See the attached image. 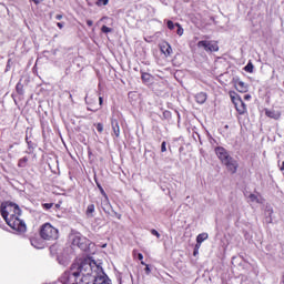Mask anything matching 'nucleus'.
<instances>
[{
	"label": "nucleus",
	"mask_w": 284,
	"mask_h": 284,
	"mask_svg": "<svg viewBox=\"0 0 284 284\" xmlns=\"http://www.w3.org/2000/svg\"><path fill=\"white\" fill-rule=\"evenodd\" d=\"M151 234H152L153 236H156V239H161V234L159 233V231H156V230H154V229L151 230Z\"/></svg>",
	"instance_id": "nucleus-29"
},
{
	"label": "nucleus",
	"mask_w": 284,
	"mask_h": 284,
	"mask_svg": "<svg viewBox=\"0 0 284 284\" xmlns=\"http://www.w3.org/2000/svg\"><path fill=\"white\" fill-rule=\"evenodd\" d=\"M101 32H103L104 34H108V33L112 32V28H110L108 26H102Z\"/></svg>",
	"instance_id": "nucleus-25"
},
{
	"label": "nucleus",
	"mask_w": 284,
	"mask_h": 284,
	"mask_svg": "<svg viewBox=\"0 0 284 284\" xmlns=\"http://www.w3.org/2000/svg\"><path fill=\"white\" fill-rule=\"evenodd\" d=\"M201 244L202 243L196 242L194 250H197V251L201 250Z\"/></svg>",
	"instance_id": "nucleus-34"
},
{
	"label": "nucleus",
	"mask_w": 284,
	"mask_h": 284,
	"mask_svg": "<svg viewBox=\"0 0 284 284\" xmlns=\"http://www.w3.org/2000/svg\"><path fill=\"white\" fill-rule=\"evenodd\" d=\"M138 258H139V261H141V263L143 262V254L142 253H139L138 254Z\"/></svg>",
	"instance_id": "nucleus-36"
},
{
	"label": "nucleus",
	"mask_w": 284,
	"mask_h": 284,
	"mask_svg": "<svg viewBox=\"0 0 284 284\" xmlns=\"http://www.w3.org/2000/svg\"><path fill=\"white\" fill-rule=\"evenodd\" d=\"M207 233H201L196 236V243H203V241H207Z\"/></svg>",
	"instance_id": "nucleus-19"
},
{
	"label": "nucleus",
	"mask_w": 284,
	"mask_h": 284,
	"mask_svg": "<svg viewBox=\"0 0 284 284\" xmlns=\"http://www.w3.org/2000/svg\"><path fill=\"white\" fill-rule=\"evenodd\" d=\"M281 172H284V161L282 162V165L280 166Z\"/></svg>",
	"instance_id": "nucleus-40"
},
{
	"label": "nucleus",
	"mask_w": 284,
	"mask_h": 284,
	"mask_svg": "<svg viewBox=\"0 0 284 284\" xmlns=\"http://www.w3.org/2000/svg\"><path fill=\"white\" fill-rule=\"evenodd\" d=\"M88 110L90 111V112H97V110H99V109H92V108H88Z\"/></svg>",
	"instance_id": "nucleus-39"
},
{
	"label": "nucleus",
	"mask_w": 284,
	"mask_h": 284,
	"mask_svg": "<svg viewBox=\"0 0 284 284\" xmlns=\"http://www.w3.org/2000/svg\"><path fill=\"white\" fill-rule=\"evenodd\" d=\"M72 244L80 247V250H85V247H88V239L75 235Z\"/></svg>",
	"instance_id": "nucleus-10"
},
{
	"label": "nucleus",
	"mask_w": 284,
	"mask_h": 284,
	"mask_svg": "<svg viewBox=\"0 0 284 284\" xmlns=\"http://www.w3.org/2000/svg\"><path fill=\"white\" fill-rule=\"evenodd\" d=\"M77 281L82 284H112L110 278L105 276V273L95 275L93 280H90V277H79Z\"/></svg>",
	"instance_id": "nucleus-5"
},
{
	"label": "nucleus",
	"mask_w": 284,
	"mask_h": 284,
	"mask_svg": "<svg viewBox=\"0 0 284 284\" xmlns=\"http://www.w3.org/2000/svg\"><path fill=\"white\" fill-rule=\"evenodd\" d=\"M264 112L265 116L268 119H273L274 121H278V119H281V111L264 109Z\"/></svg>",
	"instance_id": "nucleus-11"
},
{
	"label": "nucleus",
	"mask_w": 284,
	"mask_h": 284,
	"mask_svg": "<svg viewBox=\"0 0 284 284\" xmlns=\"http://www.w3.org/2000/svg\"><path fill=\"white\" fill-rule=\"evenodd\" d=\"M92 154V151H89V156Z\"/></svg>",
	"instance_id": "nucleus-45"
},
{
	"label": "nucleus",
	"mask_w": 284,
	"mask_h": 284,
	"mask_svg": "<svg viewBox=\"0 0 284 284\" xmlns=\"http://www.w3.org/2000/svg\"><path fill=\"white\" fill-rule=\"evenodd\" d=\"M87 26H88L89 28H92V26H94V21H92V20H87Z\"/></svg>",
	"instance_id": "nucleus-31"
},
{
	"label": "nucleus",
	"mask_w": 284,
	"mask_h": 284,
	"mask_svg": "<svg viewBox=\"0 0 284 284\" xmlns=\"http://www.w3.org/2000/svg\"><path fill=\"white\" fill-rule=\"evenodd\" d=\"M215 153L216 156L220 159L221 163H225L229 159L232 158L230 153H227V150H225V148L222 146H217L215 149Z\"/></svg>",
	"instance_id": "nucleus-8"
},
{
	"label": "nucleus",
	"mask_w": 284,
	"mask_h": 284,
	"mask_svg": "<svg viewBox=\"0 0 284 284\" xmlns=\"http://www.w3.org/2000/svg\"><path fill=\"white\" fill-rule=\"evenodd\" d=\"M160 50L165 57H170V54H172V45H170V43L166 41H163L160 44Z\"/></svg>",
	"instance_id": "nucleus-12"
},
{
	"label": "nucleus",
	"mask_w": 284,
	"mask_h": 284,
	"mask_svg": "<svg viewBox=\"0 0 284 284\" xmlns=\"http://www.w3.org/2000/svg\"><path fill=\"white\" fill-rule=\"evenodd\" d=\"M57 27H58L60 30H63V23H62V22H58V23H57Z\"/></svg>",
	"instance_id": "nucleus-35"
},
{
	"label": "nucleus",
	"mask_w": 284,
	"mask_h": 284,
	"mask_svg": "<svg viewBox=\"0 0 284 284\" xmlns=\"http://www.w3.org/2000/svg\"><path fill=\"white\" fill-rule=\"evenodd\" d=\"M245 72H250V74H252V72H254V64H252V62H248L245 67H244Z\"/></svg>",
	"instance_id": "nucleus-20"
},
{
	"label": "nucleus",
	"mask_w": 284,
	"mask_h": 284,
	"mask_svg": "<svg viewBox=\"0 0 284 284\" xmlns=\"http://www.w3.org/2000/svg\"><path fill=\"white\" fill-rule=\"evenodd\" d=\"M2 219H4L7 225L17 232H24L26 223L21 221V209L19 205L12 202L2 203L0 206Z\"/></svg>",
	"instance_id": "nucleus-2"
},
{
	"label": "nucleus",
	"mask_w": 284,
	"mask_h": 284,
	"mask_svg": "<svg viewBox=\"0 0 284 284\" xmlns=\"http://www.w3.org/2000/svg\"><path fill=\"white\" fill-rule=\"evenodd\" d=\"M234 88L237 90V92H241V94H245L250 91V84L243 82L240 79L234 80Z\"/></svg>",
	"instance_id": "nucleus-9"
},
{
	"label": "nucleus",
	"mask_w": 284,
	"mask_h": 284,
	"mask_svg": "<svg viewBox=\"0 0 284 284\" xmlns=\"http://www.w3.org/2000/svg\"><path fill=\"white\" fill-rule=\"evenodd\" d=\"M111 128L115 139H119V136H121V126H119V120H111Z\"/></svg>",
	"instance_id": "nucleus-14"
},
{
	"label": "nucleus",
	"mask_w": 284,
	"mask_h": 284,
	"mask_svg": "<svg viewBox=\"0 0 284 284\" xmlns=\"http://www.w3.org/2000/svg\"><path fill=\"white\" fill-rule=\"evenodd\" d=\"M108 3H110V0H97L95 6L101 8V6H108Z\"/></svg>",
	"instance_id": "nucleus-23"
},
{
	"label": "nucleus",
	"mask_w": 284,
	"mask_h": 284,
	"mask_svg": "<svg viewBox=\"0 0 284 284\" xmlns=\"http://www.w3.org/2000/svg\"><path fill=\"white\" fill-rule=\"evenodd\" d=\"M95 211L97 209L94 204H89L85 210V216H88V219H93Z\"/></svg>",
	"instance_id": "nucleus-16"
},
{
	"label": "nucleus",
	"mask_w": 284,
	"mask_h": 284,
	"mask_svg": "<svg viewBox=\"0 0 284 284\" xmlns=\"http://www.w3.org/2000/svg\"><path fill=\"white\" fill-rule=\"evenodd\" d=\"M33 1V3H36V6H39V3H42L43 0H31Z\"/></svg>",
	"instance_id": "nucleus-37"
},
{
	"label": "nucleus",
	"mask_w": 284,
	"mask_h": 284,
	"mask_svg": "<svg viewBox=\"0 0 284 284\" xmlns=\"http://www.w3.org/2000/svg\"><path fill=\"white\" fill-rule=\"evenodd\" d=\"M98 189L100 190V193L102 194V196L105 199V201H109L108 199V193H105V190H103V186H101L99 184V182H97Z\"/></svg>",
	"instance_id": "nucleus-21"
},
{
	"label": "nucleus",
	"mask_w": 284,
	"mask_h": 284,
	"mask_svg": "<svg viewBox=\"0 0 284 284\" xmlns=\"http://www.w3.org/2000/svg\"><path fill=\"white\" fill-rule=\"evenodd\" d=\"M103 274V267L97 264V262L90 257H87L80 262V264L73 263L69 271H65L61 277L62 284H82L78 278H90L94 281L95 276Z\"/></svg>",
	"instance_id": "nucleus-1"
},
{
	"label": "nucleus",
	"mask_w": 284,
	"mask_h": 284,
	"mask_svg": "<svg viewBox=\"0 0 284 284\" xmlns=\"http://www.w3.org/2000/svg\"><path fill=\"white\" fill-rule=\"evenodd\" d=\"M30 243L36 250H43V240L41 237L33 236L30 239Z\"/></svg>",
	"instance_id": "nucleus-13"
},
{
	"label": "nucleus",
	"mask_w": 284,
	"mask_h": 284,
	"mask_svg": "<svg viewBox=\"0 0 284 284\" xmlns=\"http://www.w3.org/2000/svg\"><path fill=\"white\" fill-rule=\"evenodd\" d=\"M28 156H23L18 161V168H27L28 166Z\"/></svg>",
	"instance_id": "nucleus-18"
},
{
	"label": "nucleus",
	"mask_w": 284,
	"mask_h": 284,
	"mask_svg": "<svg viewBox=\"0 0 284 284\" xmlns=\"http://www.w3.org/2000/svg\"><path fill=\"white\" fill-rule=\"evenodd\" d=\"M40 239L43 241H57L59 239V229L51 223H44L40 226Z\"/></svg>",
	"instance_id": "nucleus-3"
},
{
	"label": "nucleus",
	"mask_w": 284,
	"mask_h": 284,
	"mask_svg": "<svg viewBox=\"0 0 284 284\" xmlns=\"http://www.w3.org/2000/svg\"><path fill=\"white\" fill-rule=\"evenodd\" d=\"M281 283L284 284V272L282 273Z\"/></svg>",
	"instance_id": "nucleus-42"
},
{
	"label": "nucleus",
	"mask_w": 284,
	"mask_h": 284,
	"mask_svg": "<svg viewBox=\"0 0 284 284\" xmlns=\"http://www.w3.org/2000/svg\"><path fill=\"white\" fill-rule=\"evenodd\" d=\"M16 90L18 94H23V84L21 82H18L16 85Z\"/></svg>",
	"instance_id": "nucleus-24"
},
{
	"label": "nucleus",
	"mask_w": 284,
	"mask_h": 284,
	"mask_svg": "<svg viewBox=\"0 0 284 284\" xmlns=\"http://www.w3.org/2000/svg\"><path fill=\"white\" fill-rule=\"evenodd\" d=\"M166 26H168L169 30H174V28H175V24H174V22L172 20H169L166 22ZM176 27L181 28V24L176 23Z\"/></svg>",
	"instance_id": "nucleus-22"
},
{
	"label": "nucleus",
	"mask_w": 284,
	"mask_h": 284,
	"mask_svg": "<svg viewBox=\"0 0 284 284\" xmlns=\"http://www.w3.org/2000/svg\"><path fill=\"white\" fill-rule=\"evenodd\" d=\"M166 142L163 141L162 144H161V152H168V146H166Z\"/></svg>",
	"instance_id": "nucleus-30"
},
{
	"label": "nucleus",
	"mask_w": 284,
	"mask_h": 284,
	"mask_svg": "<svg viewBox=\"0 0 284 284\" xmlns=\"http://www.w3.org/2000/svg\"><path fill=\"white\" fill-rule=\"evenodd\" d=\"M178 34H180V36L183 34V31H181V29H180V30L178 31Z\"/></svg>",
	"instance_id": "nucleus-43"
},
{
	"label": "nucleus",
	"mask_w": 284,
	"mask_h": 284,
	"mask_svg": "<svg viewBox=\"0 0 284 284\" xmlns=\"http://www.w3.org/2000/svg\"><path fill=\"white\" fill-rule=\"evenodd\" d=\"M141 265L145 266V268H144L145 274H151L152 270L150 268L149 264H146L145 262H141Z\"/></svg>",
	"instance_id": "nucleus-26"
},
{
	"label": "nucleus",
	"mask_w": 284,
	"mask_h": 284,
	"mask_svg": "<svg viewBox=\"0 0 284 284\" xmlns=\"http://www.w3.org/2000/svg\"><path fill=\"white\" fill-rule=\"evenodd\" d=\"M195 101L196 103H199L200 105H203V103H205L207 101V93L205 92H200L195 95Z\"/></svg>",
	"instance_id": "nucleus-15"
},
{
	"label": "nucleus",
	"mask_w": 284,
	"mask_h": 284,
	"mask_svg": "<svg viewBox=\"0 0 284 284\" xmlns=\"http://www.w3.org/2000/svg\"><path fill=\"white\" fill-rule=\"evenodd\" d=\"M54 206V203H44L42 204L43 210H52Z\"/></svg>",
	"instance_id": "nucleus-27"
},
{
	"label": "nucleus",
	"mask_w": 284,
	"mask_h": 284,
	"mask_svg": "<svg viewBox=\"0 0 284 284\" xmlns=\"http://www.w3.org/2000/svg\"><path fill=\"white\" fill-rule=\"evenodd\" d=\"M229 95L231 98L232 103L235 105V110L240 115L247 114V105L241 99V95L236 93V91H230Z\"/></svg>",
	"instance_id": "nucleus-4"
},
{
	"label": "nucleus",
	"mask_w": 284,
	"mask_h": 284,
	"mask_svg": "<svg viewBox=\"0 0 284 284\" xmlns=\"http://www.w3.org/2000/svg\"><path fill=\"white\" fill-rule=\"evenodd\" d=\"M196 254H199V250L194 248L193 256H196Z\"/></svg>",
	"instance_id": "nucleus-41"
},
{
	"label": "nucleus",
	"mask_w": 284,
	"mask_h": 284,
	"mask_svg": "<svg viewBox=\"0 0 284 284\" xmlns=\"http://www.w3.org/2000/svg\"><path fill=\"white\" fill-rule=\"evenodd\" d=\"M141 79L143 83H150L152 81V74L148 72H141Z\"/></svg>",
	"instance_id": "nucleus-17"
},
{
	"label": "nucleus",
	"mask_w": 284,
	"mask_h": 284,
	"mask_svg": "<svg viewBox=\"0 0 284 284\" xmlns=\"http://www.w3.org/2000/svg\"><path fill=\"white\" fill-rule=\"evenodd\" d=\"M55 19H57V21H61V19H63V14H57Z\"/></svg>",
	"instance_id": "nucleus-32"
},
{
	"label": "nucleus",
	"mask_w": 284,
	"mask_h": 284,
	"mask_svg": "<svg viewBox=\"0 0 284 284\" xmlns=\"http://www.w3.org/2000/svg\"><path fill=\"white\" fill-rule=\"evenodd\" d=\"M223 165L226 166V170L231 172V174H236L239 171V162L234 160V158L226 160Z\"/></svg>",
	"instance_id": "nucleus-7"
},
{
	"label": "nucleus",
	"mask_w": 284,
	"mask_h": 284,
	"mask_svg": "<svg viewBox=\"0 0 284 284\" xmlns=\"http://www.w3.org/2000/svg\"><path fill=\"white\" fill-rule=\"evenodd\" d=\"M250 99H252V95H250V94L244 95V101H250Z\"/></svg>",
	"instance_id": "nucleus-33"
},
{
	"label": "nucleus",
	"mask_w": 284,
	"mask_h": 284,
	"mask_svg": "<svg viewBox=\"0 0 284 284\" xmlns=\"http://www.w3.org/2000/svg\"><path fill=\"white\" fill-rule=\"evenodd\" d=\"M197 48H203L205 52H219V42L214 40H201L197 42Z\"/></svg>",
	"instance_id": "nucleus-6"
},
{
	"label": "nucleus",
	"mask_w": 284,
	"mask_h": 284,
	"mask_svg": "<svg viewBox=\"0 0 284 284\" xmlns=\"http://www.w3.org/2000/svg\"><path fill=\"white\" fill-rule=\"evenodd\" d=\"M99 103H100V106L103 105V98H99Z\"/></svg>",
	"instance_id": "nucleus-38"
},
{
	"label": "nucleus",
	"mask_w": 284,
	"mask_h": 284,
	"mask_svg": "<svg viewBox=\"0 0 284 284\" xmlns=\"http://www.w3.org/2000/svg\"><path fill=\"white\" fill-rule=\"evenodd\" d=\"M95 128H97V131L99 132V134H101V133H103V123H98L97 125H95Z\"/></svg>",
	"instance_id": "nucleus-28"
},
{
	"label": "nucleus",
	"mask_w": 284,
	"mask_h": 284,
	"mask_svg": "<svg viewBox=\"0 0 284 284\" xmlns=\"http://www.w3.org/2000/svg\"><path fill=\"white\" fill-rule=\"evenodd\" d=\"M251 199H256V195H254V194H251Z\"/></svg>",
	"instance_id": "nucleus-44"
}]
</instances>
